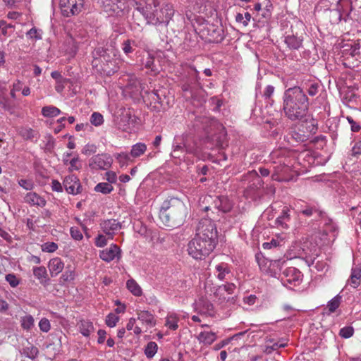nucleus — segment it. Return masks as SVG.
<instances>
[{
  "instance_id": "13",
  "label": "nucleus",
  "mask_w": 361,
  "mask_h": 361,
  "mask_svg": "<svg viewBox=\"0 0 361 361\" xmlns=\"http://www.w3.org/2000/svg\"><path fill=\"white\" fill-rule=\"evenodd\" d=\"M104 10L110 14L118 15L126 8V0H102Z\"/></svg>"
},
{
  "instance_id": "19",
  "label": "nucleus",
  "mask_w": 361,
  "mask_h": 361,
  "mask_svg": "<svg viewBox=\"0 0 361 361\" xmlns=\"http://www.w3.org/2000/svg\"><path fill=\"white\" fill-rule=\"evenodd\" d=\"M24 201L30 206H37L40 207H44L47 203L44 198L34 192H27L24 197Z\"/></svg>"
},
{
  "instance_id": "44",
  "label": "nucleus",
  "mask_w": 361,
  "mask_h": 361,
  "mask_svg": "<svg viewBox=\"0 0 361 361\" xmlns=\"http://www.w3.org/2000/svg\"><path fill=\"white\" fill-rule=\"evenodd\" d=\"M251 15L248 12H245L244 14L237 13L235 16V20L238 23H243L244 26H247L250 21Z\"/></svg>"
},
{
  "instance_id": "12",
  "label": "nucleus",
  "mask_w": 361,
  "mask_h": 361,
  "mask_svg": "<svg viewBox=\"0 0 361 361\" xmlns=\"http://www.w3.org/2000/svg\"><path fill=\"white\" fill-rule=\"evenodd\" d=\"M302 279V273L295 267H288L283 272L281 280L283 283H288L290 285L298 286L300 283Z\"/></svg>"
},
{
  "instance_id": "28",
  "label": "nucleus",
  "mask_w": 361,
  "mask_h": 361,
  "mask_svg": "<svg viewBox=\"0 0 361 361\" xmlns=\"http://www.w3.org/2000/svg\"><path fill=\"white\" fill-rule=\"evenodd\" d=\"M178 322L179 317L177 314L169 313L166 318L165 326L172 331H176L178 328Z\"/></svg>"
},
{
  "instance_id": "1",
  "label": "nucleus",
  "mask_w": 361,
  "mask_h": 361,
  "mask_svg": "<svg viewBox=\"0 0 361 361\" xmlns=\"http://www.w3.org/2000/svg\"><path fill=\"white\" fill-rule=\"evenodd\" d=\"M310 102L305 90L300 86L286 89L282 95V110L291 121L305 119L309 112Z\"/></svg>"
},
{
  "instance_id": "54",
  "label": "nucleus",
  "mask_w": 361,
  "mask_h": 361,
  "mask_svg": "<svg viewBox=\"0 0 361 361\" xmlns=\"http://www.w3.org/2000/svg\"><path fill=\"white\" fill-rule=\"evenodd\" d=\"M130 155L126 152H121L116 155V159L122 165L126 164L130 160Z\"/></svg>"
},
{
  "instance_id": "25",
  "label": "nucleus",
  "mask_w": 361,
  "mask_h": 361,
  "mask_svg": "<svg viewBox=\"0 0 361 361\" xmlns=\"http://www.w3.org/2000/svg\"><path fill=\"white\" fill-rule=\"evenodd\" d=\"M289 212V209L286 207L282 209L281 215L276 219V224L277 226L284 229H288L289 228L288 222L290 220Z\"/></svg>"
},
{
  "instance_id": "8",
  "label": "nucleus",
  "mask_w": 361,
  "mask_h": 361,
  "mask_svg": "<svg viewBox=\"0 0 361 361\" xmlns=\"http://www.w3.org/2000/svg\"><path fill=\"white\" fill-rule=\"evenodd\" d=\"M195 235L217 243V229L215 223L209 219H201L197 226Z\"/></svg>"
},
{
  "instance_id": "26",
  "label": "nucleus",
  "mask_w": 361,
  "mask_h": 361,
  "mask_svg": "<svg viewBox=\"0 0 361 361\" xmlns=\"http://www.w3.org/2000/svg\"><path fill=\"white\" fill-rule=\"evenodd\" d=\"M214 207L219 211L228 212L232 209V203L226 197H218L214 201Z\"/></svg>"
},
{
  "instance_id": "63",
  "label": "nucleus",
  "mask_w": 361,
  "mask_h": 361,
  "mask_svg": "<svg viewBox=\"0 0 361 361\" xmlns=\"http://www.w3.org/2000/svg\"><path fill=\"white\" fill-rule=\"evenodd\" d=\"M347 120L348 123L350 124L351 130L353 132H358L360 130V126L357 123L352 117L347 116Z\"/></svg>"
},
{
  "instance_id": "3",
  "label": "nucleus",
  "mask_w": 361,
  "mask_h": 361,
  "mask_svg": "<svg viewBox=\"0 0 361 361\" xmlns=\"http://www.w3.org/2000/svg\"><path fill=\"white\" fill-rule=\"evenodd\" d=\"M187 216L185 204L177 198L164 201L159 210V218L163 224L170 228H176L183 224Z\"/></svg>"
},
{
  "instance_id": "23",
  "label": "nucleus",
  "mask_w": 361,
  "mask_h": 361,
  "mask_svg": "<svg viewBox=\"0 0 361 361\" xmlns=\"http://www.w3.org/2000/svg\"><path fill=\"white\" fill-rule=\"evenodd\" d=\"M303 39L294 35L285 37L284 42L290 50H298L302 46Z\"/></svg>"
},
{
  "instance_id": "62",
  "label": "nucleus",
  "mask_w": 361,
  "mask_h": 361,
  "mask_svg": "<svg viewBox=\"0 0 361 361\" xmlns=\"http://www.w3.org/2000/svg\"><path fill=\"white\" fill-rule=\"evenodd\" d=\"M51 189L53 191L61 192L63 191V185L57 180H52L51 181Z\"/></svg>"
},
{
  "instance_id": "50",
  "label": "nucleus",
  "mask_w": 361,
  "mask_h": 361,
  "mask_svg": "<svg viewBox=\"0 0 361 361\" xmlns=\"http://www.w3.org/2000/svg\"><path fill=\"white\" fill-rule=\"evenodd\" d=\"M5 279L12 288H16L20 283L19 279L13 274L6 275Z\"/></svg>"
},
{
  "instance_id": "20",
  "label": "nucleus",
  "mask_w": 361,
  "mask_h": 361,
  "mask_svg": "<svg viewBox=\"0 0 361 361\" xmlns=\"http://www.w3.org/2000/svg\"><path fill=\"white\" fill-rule=\"evenodd\" d=\"M303 203L302 201L298 200L294 204L295 207L300 213L307 217L312 216L314 214H318V215H319V212L316 207L309 204L303 206Z\"/></svg>"
},
{
  "instance_id": "30",
  "label": "nucleus",
  "mask_w": 361,
  "mask_h": 361,
  "mask_svg": "<svg viewBox=\"0 0 361 361\" xmlns=\"http://www.w3.org/2000/svg\"><path fill=\"white\" fill-rule=\"evenodd\" d=\"M147 150V145L142 142H137L132 146L130 153V157L133 158L139 157Z\"/></svg>"
},
{
  "instance_id": "11",
  "label": "nucleus",
  "mask_w": 361,
  "mask_h": 361,
  "mask_svg": "<svg viewBox=\"0 0 361 361\" xmlns=\"http://www.w3.org/2000/svg\"><path fill=\"white\" fill-rule=\"evenodd\" d=\"M137 120V118L134 114L133 111L128 109H121L120 114V121H118V126L123 131H129L132 127L135 126Z\"/></svg>"
},
{
  "instance_id": "4",
  "label": "nucleus",
  "mask_w": 361,
  "mask_h": 361,
  "mask_svg": "<svg viewBox=\"0 0 361 361\" xmlns=\"http://www.w3.org/2000/svg\"><path fill=\"white\" fill-rule=\"evenodd\" d=\"M172 148L171 157L180 162L184 161L188 164H192L194 162V157L199 156L200 150L193 137L189 133L176 135Z\"/></svg>"
},
{
  "instance_id": "39",
  "label": "nucleus",
  "mask_w": 361,
  "mask_h": 361,
  "mask_svg": "<svg viewBox=\"0 0 361 361\" xmlns=\"http://www.w3.org/2000/svg\"><path fill=\"white\" fill-rule=\"evenodd\" d=\"M68 165L69 167L68 168V171L69 172L80 171L82 168V161L79 157L77 155L68 161Z\"/></svg>"
},
{
  "instance_id": "58",
  "label": "nucleus",
  "mask_w": 361,
  "mask_h": 361,
  "mask_svg": "<svg viewBox=\"0 0 361 361\" xmlns=\"http://www.w3.org/2000/svg\"><path fill=\"white\" fill-rule=\"evenodd\" d=\"M18 184L20 187L27 190H30L33 188L34 184L32 180L26 179H20L18 180Z\"/></svg>"
},
{
  "instance_id": "40",
  "label": "nucleus",
  "mask_w": 361,
  "mask_h": 361,
  "mask_svg": "<svg viewBox=\"0 0 361 361\" xmlns=\"http://www.w3.org/2000/svg\"><path fill=\"white\" fill-rule=\"evenodd\" d=\"M158 349L157 344L154 341L149 342L145 349V354L147 358H152L157 353Z\"/></svg>"
},
{
  "instance_id": "47",
  "label": "nucleus",
  "mask_w": 361,
  "mask_h": 361,
  "mask_svg": "<svg viewBox=\"0 0 361 361\" xmlns=\"http://www.w3.org/2000/svg\"><path fill=\"white\" fill-rule=\"evenodd\" d=\"M90 122L95 126H101L104 122L103 116L98 112H94L90 118Z\"/></svg>"
},
{
  "instance_id": "18",
  "label": "nucleus",
  "mask_w": 361,
  "mask_h": 361,
  "mask_svg": "<svg viewBox=\"0 0 361 361\" xmlns=\"http://www.w3.org/2000/svg\"><path fill=\"white\" fill-rule=\"evenodd\" d=\"M137 319L147 329L154 327L156 325V320L154 315L148 311L142 310L137 313Z\"/></svg>"
},
{
  "instance_id": "6",
  "label": "nucleus",
  "mask_w": 361,
  "mask_h": 361,
  "mask_svg": "<svg viewBox=\"0 0 361 361\" xmlns=\"http://www.w3.org/2000/svg\"><path fill=\"white\" fill-rule=\"evenodd\" d=\"M118 51L114 48H98L93 52L94 59L92 64L98 66L99 63L101 70L107 75L114 74L118 69L117 66Z\"/></svg>"
},
{
  "instance_id": "64",
  "label": "nucleus",
  "mask_w": 361,
  "mask_h": 361,
  "mask_svg": "<svg viewBox=\"0 0 361 361\" xmlns=\"http://www.w3.org/2000/svg\"><path fill=\"white\" fill-rule=\"evenodd\" d=\"M352 154L353 156L361 154V141H359L355 144L352 149Z\"/></svg>"
},
{
  "instance_id": "15",
  "label": "nucleus",
  "mask_w": 361,
  "mask_h": 361,
  "mask_svg": "<svg viewBox=\"0 0 361 361\" xmlns=\"http://www.w3.org/2000/svg\"><path fill=\"white\" fill-rule=\"evenodd\" d=\"M99 257L106 262H110L115 259L121 257V250L116 244H111L109 247L99 252Z\"/></svg>"
},
{
  "instance_id": "57",
  "label": "nucleus",
  "mask_w": 361,
  "mask_h": 361,
  "mask_svg": "<svg viewBox=\"0 0 361 361\" xmlns=\"http://www.w3.org/2000/svg\"><path fill=\"white\" fill-rule=\"evenodd\" d=\"M39 327L40 330L43 332H48L50 330V322L46 319H42L39 322Z\"/></svg>"
},
{
  "instance_id": "31",
  "label": "nucleus",
  "mask_w": 361,
  "mask_h": 361,
  "mask_svg": "<svg viewBox=\"0 0 361 361\" xmlns=\"http://www.w3.org/2000/svg\"><path fill=\"white\" fill-rule=\"evenodd\" d=\"M41 112L42 116L47 118L56 117L61 113L59 109L51 105L42 107Z\"/></svg>"
},
{
  "instance_id": "51",
  "label": "nucleus",
  "mask_w": 361,
  "mask_h": 361,
  "mask_svg": "<svg viewBox=\"0 0 361 361\" xmlns=\"http://www.w3.org/2000/svg\"><path fill=\"white\" fill-rule=\"evenodd\" d=\"M70 233L71 237L75 240H81L83 238V235L78 227H71L70 229Z\"/></svg>"
},
{
  "instance_id": "5",
  "label": "nucleus",
  "mask_w": 361,
  "mask_h": 361,
  "mask_svg": "<svg viewBox=\"0 0 361 361\" xmlns=\"http://www.w3.org/2000/svg\"><path fill=\"white\" fill-rule=\"evenodd\" d=\"M136 9L145 17L147 24L155 25L164 24L167 26L174 14L172 5L166 4L159 8V4L154 0L145 6L140 4Z\"/></svg>"
},
{
  "instance_id": "34",
  "label": "nucleus",
  "mask_w": 361,
  "mask_h": 361,
  "mask_svg": "<svg viewBox=\"0 0 361 361\" xmlns=\"http://www.w3.org/2000/svg\"><path fill=\"white\" fill-rule=\"evenodd\" d=\"M127 288L135 296L142 295V289L134 279H129L126 282Z\"/></svg>"
},
{
  "instance_id": "48",
  "label": "nucleus",
  "mask_w": 361,
  "mask_h": 361,
  "mask_svg": "<svg viewBox=\"0 0 361 361\" xmlns=\"http://www.w3.org/2000/svg\"><path fill=\"white\" fill-rule=\"evenodd\" d=\"M41 248L43 252L51 253L58 249V245L54 242H47L42 244Z\"/></svg>"
},
{
  "instance_id": "14",
  "label": "nucleus",
  "mask_w": 361,
  "mask_h": 361,
  "mask_svg": "<svg viewBox=\"0 0 361 361\" xmlns=\"http://www.w3.org/2000/svg\"><path fill=\"white\" fill-rule=\"evenodd\" d=\"M63 185L68 194L73 195L81 192L82 186L79 178L75 175L66 176L63 182Z\"/></svg>"
},
{
  "instance_id": "2",
  "label": "nucleus",
  "mask_w": 361,
  "mask_h": 361,
  "mask_svg": "<svg viewBox=\"0 0 361 361\" xmlns=\"http://www.w3.org/2000/svg\"><path fill=\"white\" fill-rule=\"evenodd\" d=\"M293 153L286 148H279L270 154L272 161V179L277 181H288L293 176L292 167L294 159Z\"/></svg>"
},
{
  "instance_id": "45",
  "label": "nucleus",
  "mask_w": 361,
  "mask_h": 361,
  "mask_svg": "<svg viewBox=\"0 0 361 361\" xmlns=\"http://www.w3.org/2000/svg\"><path fill=\"white\" fill-rule=\"evenodd\" d=\"M144 66L146 68L150 70L151 71H157V69L156 68L154 65V56L149 53L147 54V56L145 59V61L144 62Z\"/></svg>"
},
{
  "instance_id": "29",
  "label": "nucleus",
  "mask_w": 361,
  "mask_h": 361,
  "mask_svg": "<svg viewBox=\"0 0 361 361\" xmlns=\"http://www.w3.org/2000/svg\"><path fill=\"white\" fill-rule=\"evenodd\" d=\"M361 270L360 269L353 268L351 270L350 277L348 283L354 288L358 287L360 284Z\"/></svg>"
},
{
  "instance_id": "59",
  "label": "nucleus",
  "mask_w": 361,
  "mask_h": 361,
  "mask_svg": "<svg viewBox=\"0 0 361 361\" xmlns=\"http://www.w3.org/2000/svg\"><path fill=\"white\" fill-rule=\"evenodd\" d=\"M286 345V343L282 341H279L273 343L271 345H267L266 352L270 353L272 350H276L279 348H283Z\"/></svg>"
},
{
  "instance_id": "10",
  "label": "nucleus",
  "mask_w": 361,
  "mask_h": 361,
  "mask_svg": "<svg viewBox=\"0 0 361 361\" xmlns=\"http://www.w3.org/2000/svg\"><path fill=\"white\" fill-rule=\"evenodd\" d=\"M84 0H60L59 5L64 16H70L80 12Z\"/></svg>"
},
{
  "instance_id": "46",
  "label": "nucleus",
  "mask_w": 361,
  "mask_h": 361,
  "mask_svg": "<svg viewBox=\"0 0 361 361\" xmlns=\"http://www.w3.org/2000/svg\"><path fill=\"white\" fill-rule=\"evenodd\" d=\"M119 321V317L114 313H109L106 317V324L109 327H114Z\"/></svg>"
},
{
  "instance_id": "24",
  "label": "nucleus",
  "mask_w": 361,
  "mask_h": 361,
  "mask_svg": "<svg viewBox=\"0 0 361 361\" xmlns=\"http://www.w3.org/2000/svg\"><path fill=\"white\" fill-rule=\"evenodd\" d=\"M48 267L51 276L54 277L62 271L64 264L60 258L55 257L49 260Z\"/></svg>"
},
{
  "instance_id": "17",
  "label": "nucleus",
  "mask_w": 361,
  "mask_h": 361,
  "mask_svg": "<svg viewBox=\"0 0 361 361\" xmlns=\"http://www.w3.org/2000/svg\"><path fill=\"white\" fill-rule=\"evenodd\" d=\"M195 311L204 316L214 314L213 305L206 298H201L194 303Z\"/></svg>"
},
{
  "instance_id": "27",
  "label": "nucleus",
  "mask_w": 361,
  "mask_h": 361,
  "mask_svg": "<svg viewBox=\"0 0 361 361\" xmlns=\"http://www.w3.org/2000/svg\"><path fill=\"white\" fill-rule=\"evenodd\" d=\"M235 289H236V286L234 283H227L226 284L219 286L216 288L214 294L216 296H220V297L224 296V293L225 292L227 293L228 295H231V294L234 293Z\"/></svg>"
},
{
  "instance_id": "41",
  "label": "nucleus",
  "mask_w": 361,
  "mask_h": 361,
  "mask_svg": "<svg viewBox=\"0 0 361 361\" xmlns=\"http://www.w3.org/2000/svg\"><path fill=\"white\" fill-rule=\"evenodd\" d=\"M135 47H137L135 41L126 39L123 42L121 48L123 51L128 55L134 51Z\"/></svg>"
},
{
  "instance_id": "61",
  "label": "nucleus",
  "mask_w": 361,
  "mask_h": 361,
  "mask_svg": "<svg viewBox=\"0 0 361 361\" xmlns=\"http://www.w3.org/2000/svg\"><path fill=\"white\" fill-rule=\"evenodd\" d=\"M319 85L317 82L311 83L307 89L308 95L311 97L315 96L318 92Z\"/></svg>"
},
{
  "instance_id": "37",
  "label": "nucleus",
  "mask_w": 361,
  "mask_h": 361,
  "mask_svg": "<svg viewBox=\"0 0 361 361\" xmlns=\"http://www.w3.org/2000/svg\"><path fill=\"white\" fill-rule=\"evenodd\" d=\"M345 50L348 51L350 55L355 57L357 60H361V42H355L350 45L349 49Z\"/></svg>"
},
{
  "instance_id": "22",
  "label": "nucleus",
  "mask_w": 361,
  "mask_h": 361,
  "mask_svg": "<svg viewBox=\"0 0 361 361\" xmlns=\"http://www.w3.org/2000/svg\"><path fill=\"white\" fill-rule=\"evenodd\" d=\"M216 338V334L214 331H204L197 336V339L199 343L207 346L212 345Z\"/></svg>"
},
{
  "instance_id": "53",
  "label": "nucleus",
  "mask_w": 361,
  "mask_h": 361,
  "mask_svg": "<svg viewBox=\"0 0 361 361\" xmlns=\"http://www.w3.org/2000/svg\"><path fill=\"white\" fill-rule=\"evenodd\" d=\"M353 328L351 327V326H345V327H343L342 328L341 330H340V333H339V335L342 337V338H348L350 337H351L353 334Z\"/></svg>"
},
{
  "instance_id": "9",
  "label": "nucleus",
  "mask_w": 361,
  "mask_h": 361,
  "mask_svg": "<svg viewBox=\"0 0 361 361\" xmlns=\"http://www.w3.org/2000/svg\"><path fill=\"white\" fill-rule=\"evenodd\" d=\"M113 163L110 154L102 153L92 156L88 161V166L92 171L107 170Z\"/></svg>"
},
{
  "instance_id": "60",
  "label": "nucleus",
  "mask_w": 361,
  "mask_h": 361,
  "mask_svg": "<svg viewBox=\"0 0 361 361\" xmlns=\"http://www.w3.org/2000/svg\"><path fill=\"white\" fill-rule=\"evenodd\" d=\"M106 183L109 184L115 183L117 180V175L114 171H109L105 173Z\"/></svg>"
},
{
  "instance_id": "43",
  "label": "nucleus",
  "mask_w": 361,
  "mask_h": 361,
  "mask_svg": "<svg viewBox=\"0 0 361 361\" xmlns=\"http://www.w3.org/2000/svg\"><path fill=\"white\" fill-rule=\"evenodd\" d=\"M42 31L41 30L37 29L36 27H32L30 30L26 32V36L27 38L34 40H39L42 39Z\"/></svg>"
},
{
  "instance_id": "7",
  "label": "nucleus",
  "mask_w": 361,
  "mask_h": 361,
  "mask_svg": "<svg viewBox=\"0 0 361 361\" xmlns=\"http://www.w3.org/2000/svg\"><path fill=\"white\" fill-rule=\"evenodd\" d=\"M217 243L201 238V237H195L188 244V252L190 256L195 259H202L207 257L216 247Z\"/></svg>"
},
{
  "instance_id": "52",
  "label": "nucleus",
  "mask_w": 361,
  "mask_h": 361,
  "mask_svg": "<svg viewBox=\"0 0 361 361\" xmlns=\"http://www.w3.org/2000/svg\"><path fill=\"white\" fill-rule=\"evenodd\" d=\"M108 239L109 238L103 234H98L95 238L94 244L98 247H104L106 245Z\"/></svg>"
},
{
  "instance_id": "38",
  "label": "nucleus",
  "mask_w": 361,
  "mask_h": 361,
  "mask_svg": "<svg viewBox=\"0 0 361 361\" xmlns=\"http://www.w3.org/2000/svg\"><path fill=\"white\" fill-rule=\"evenodd\" d=\"M34 318L30 314L25 315L21 318L20 323L23 329L29 331L34 326Z\"/></svg>"
},
{
  "instance_id": "35",
  "label": "nucleus",
  "mask_w": 361,
  "mask_h": 361,
  "mask_svg": "<svg viewBox=\"0 0 361 361\" xmlns=\"http://www.w3.org/2000/svg\"><path fill=\"white\" fill-rule=\"evenodd\" d=\"M342 297L340 295H336L327 303L326 308L329 313L334 312L337 308L340 306L341 302Z\"/></svg>"
},
{
  "instance_id": "55",
  "label": "nucleus",
  "mask_w": 361,
  "mask_h": 361,
  "mask_svg": "<svg viewBox=\"0 0 361 361\" xmlns=\"http://www.w3.org/2000/svg\"><path fill=\"white\" fill-rule=\"evenodd\" d=\"M75 279V272L73 270H66L61 276V279L65 282L73 281Z\"/></svg>"
},
{
  "instance_id": "33",
  "label": "nucleus",
  "mask_w": 361,
  "mask_h": 361,
  "mask_svg": "<svg viewBox=\"0 0 361 361\" xmlns=\"http://www.w3.org/2000/svg\"><path fill=\"white\" fill-rule=\"evenodd\" d=\"M33 274L40 283H43L47 281V272L44 267H35L33 268Z\"/></svg>"
},
{
  "instance_id": "56",
  "label": "nucleus",
  "mask_w": 361,
  "mask_h": 361,
  "mask_svg": "<svg viewBox=\"0 0 361 361\" xmlns=\"http://www.w3.org/2000/svg\"><path fill=\"white\" fill-rule=\"evenodd\" d=\"M258 263H259V266L260 269L262 271H267V273H269L271 275H272V272L271 271L269 268L268 269H266V265L267 263H269V266H271L272 264H278V262L276 260L273 262V261H270L267 259H264L262 260V262L259 261Z\"/></svg>"
},
{
  "instance_id": "16",
  "label": "nucleus",
  "mask_w": 361,
  "mask_h": 361,
  "mask_svg": "<svg viewBox=\"0 0 361 361\" xmlns=\"http://www.w3.org/2000/svg\"><path fill=\"white\" fill-rule=\"evenodd\" d=\"M102 231L108 236V238L112 240L115 232L121 228V223L118 221L111 219L103 221L100 224Z\"/></svg>"
},
{
  "instance_id": "21",
  "label": "nucleus",
  "mask_w": 361,
  "mask_h": 361,
  "mask_svg": "<svg viewBox=\"0 0 361 361\" xmlns=\"http://www.w3.org/2000/svg\"><path fill=\"white\" fill-rule=\"evenodd\" d=\"M215 275L220 281H224L229 279L231 269L228 264L221 262L215 266Z\"/></svg>"
},
{
  "instance_id": "32",
  "label": "nucleus",
  "mask_w": 361,
  "mask_h": 361,
  "mask_svg": "<svg viewBox=\"0 0 361 361\" xmlns=\"http://www.w3.org/2000/svg\"><path fill=\"white\" fill-rule=\"evenodd\" d=\"M79 328L80 332L84 336H89L90 334L94 331L92 322L88 320H81Z\"/></svg>"
},
{
  "instance_id": "49",
  "label": "nucleus",
  "mask_w": 361,
  "mask_h": 361,
  "mask_svg": "<svg viewBox=\"0 0 361 361\" xmlns=\"http://www.w3.org/2000/svg\"><path fill=\"white\" fill-rule=\"evenodd\" d=\"M38 353V349L34 346L27 347L23 349V354L31 359H35Z\"/></svg>"
},
{
  "instance_id": "36",
  "label": "nucleus",
  "mask_w": 361,
  "mask_h": 361,
  "mask_svg": "<svg viewBox=\"0 0 361 361\" xmlns=\"http://www.w3.org/2000/svg\"><path fill=\"white\" fill-rule=\"evenodd\" d=\"M113 190L114 187L112 186V185L106 182L99 183L97 184L94 187V191L97 192H101L104 195L109 194Z\"/></svg>"
},
{
  "instance_id": "42",
  "label": "nucleus",
  "mask_w": 361,
  "mask_h": 361,
  "mask_svg": "<svg viewBox=\"0 0 361 361\" xmlns=\"http://www.w3.org/2000/svg\"><path fill=\"white\" fill-rule=\"evenodd\" d=\"M136 320L135 318H130L126 324V329L128 331L133 330L134 334L138 336L142 333V329L140 326L135 325Z\"/></svg>"
}]
</instances>
